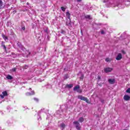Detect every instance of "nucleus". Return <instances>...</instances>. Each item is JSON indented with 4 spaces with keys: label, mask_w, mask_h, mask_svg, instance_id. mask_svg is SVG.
Masks as SVG:
<instances>
[{
    "label": "nucleus",
    "mask_w": 130,
    "mask_h": 130,
    "mask_svg": "<svg viewBox=\"0 0 130 130\" xmlns=\"http://www.w3.org/2000/svg\"><path fill=\"white\" fill-rule=\"evenodd\" d=\"M78 99L80 100H82L83 101H85L86 103L90 104V102L88 100V99L85 96H83L82 95H78Z\"/></svg>",
    "instance_id": "obj_1"
},
{
    "label": "nucleus",
    "mask_w": 130,
    "mask_h": 130,
    "mask_svg": "<svg viewBox=\"0 0 130 130\" xmlns=\"http://www.w3.org/2000/svg\"><path fill=\"white\" fill-rule=\"evenodd\" d=\"M74 91H76L78 93H82V90L80 89V86L76 85L73 89Z\"/></svg>",
    "instance_id": "obj_2"
},
{
    "label": "nucleus",
    "mask_w": 130,
    "mask_h": 130,
    "mask_svg": "<svg viewBox=\"0 0 130 130\" xmlns=\"http://www.w3.org/2000/svg\"><path fill=\"white\" fill-rule=\"evenodd\" d=\"M113 69L111 68H106L104 69V71L105 73H110V72H112Z\"/></svg>",
    "instance_id": "obj_3"
},
{
    "label": "nucleus",
    "mask_w": 130,
    "mask_h": 130,
    "mask_svg": "<svg viewBox=\"0 0 130 130\" xmlns=\"http://www.w3.org/2000/svg\"><path fill=\"white\" fill-rule=\"evenodd\" d=\"M66 17H67V19H69V24H71V14L70 13V12H67V13H66Z\"/></svg>",
    "instance_id": "obj_4"
},
{
    "label": "nucleus",
    "mask_w": 130,
    "mask_h": 130,
    "mask_svg": "<svg viewBox=\"0 0 130 130\" xmlns=\"http://www.w3.org/2000/svg\"><path fill=\"white\" fill-rule=\"evenodd\" d=\"M8 96V92H7V91H3L2 92V94L0 95V96L2 99H4V98H5V96Z\"/></svg>",
    "instance_id": "obj_5"
},
{
    "label": "nucleus",
    "mask_w": 130,
    "mask_h": 130,
    "mask_svg": "<svg viewBox=\"0 0 130 130\" xmlns=\"http://www.w3.org/2000/svg\"><path fill=\"white\" fill-rule=\"evenodd\" d=\"M73 123L74 124H75L76 125V128H77V129H80V123L78 122V121H75L73 122Z\"/></svg>",
    "instance_id": "obj_6"
},
{
    "label": "nucleus",
    "mask_w": 130,
    "mask_h": 130,
    "mask_svg": "<svg viewBox=\"0 0 130 130\" xmlns=\"http://www.w3.org/2000/svg\"><path fill=\"white\" fill-rule=\"evenodd\" d=\"M121 58H122V55H121V53H118L116 57V60H120Z\"/></svg>",
    "instance_id": "obj_7"
},
{
    "label": "nucleus",
    "mask_w": 130,
    "mask_h": 130,
    "mask_svg": "<svg viewBox=\"0 0 130 130\" xmlns=\"http://www.w3.org/2000/svg\"><path fill=\"white\" fill-rule=\"evenodd\" d=\"M123 99L125 101H128V100L130 99V96L128 94H125L123 97Z\"/></svg>",
    "instance_id": "obj_8"
},
{
    "label": "nucleus",
    "mask_w": 130,
    "mask_h": 130,
    "mask_svg": "<svg viewBox=\"0 0 130 130\" xmlns=\"http://www.w3.org/2000/svg\"><path fill=\"white\" fill-rule=\"evenodd\" d=\"M108 82L110 84H114V83H115V80L114 79H110L108 80Z\"/></svg>",
    "instance_id": "obj_9"
},
{
    "label": "nucleus",
    "mask_w": 130,
    "mask_h": 130,
    "mask_svg": "<svg viewBox=\"0 0 130 130\" xmlns=\"http://www.w3.org/2000/svg\"><path fill=\"white\" fill-rule=\"evenodd\" d=\"M73 85L71 84H67L65 86V88H68V89H71V88H73Z\"/></svg>",
    "instance_id": "obj_10"
},
{
    "label": "nucleus",
    "mask_w": 130,
    "mask_h": 130,
    "mask_svg": "<svg viewBox=\"0 0 130 130\" xmlns=\"http://www.w3.org/2000/svg\"><path fill=\"white\" fill-rule=\"evenodd\" d=\"M35 93H34V91H32L31 92V93L29 92H27L26 93V96H30V95H34Z\"/></svg>",
    "instance_id": "obj_11"
},
{
    "label": "nucleus",
    "mask_w": 130,
    "mask_h": 130,
    "mask_svg": "<svg viewBox=\"0 0 130 130\" xmlns=\"http://www.w3.org/2000/svg\"><path fill=\"white\" fill-rule=\"evenodd\" d=\"M6 78L8 79V80H13V77L10 75H8Z\"/></svg>",
    "instance_id": "obj_12"
},
{
    "label": "nucleus",
    "mask_w": 130,
    "mask_h": 130,
    "mask_svg": "<svg viewBox=\"0 0 130 130\" xmlns=\"http://www.w3.org/2000/svg\"><path fill=\"white\" fill-rule=\"evenodd\" d=\"M111 60H112V59H111V58H106V61H107V62H110Z\"/></svg>",
    "instance_id": "obj_13"
},
{
    "label": "nucleus",
    "mask_w": 130,
    "mask_h": 130,
    "mask_svg": "<svg viewBox=\"0 0 130 130\" xmlns=\"http://www.w3.org/2000/svg\"><path fill=\"white\" fill-rule=\"evenodd\" d=\"M3 6H4V3H3V1H2V0H0V10L1 9H2Z\"/></svg>",
    "instance_id": "obj_14"
},
{
    "label": "nucleus",
    "mask_w": 130,
    "mask_h": 130,
    "mask_svg": "<svg viewBox=\"0 0 130 130\" xmlns=\"http://www.w3.org/2000/svg\"><path fill=\"white\" fill-rule=\"evenodd\" d=\"M2 37L4 40L6 41L8 40V37L7 36H5V35H2Z\"/></svg>",
    "instance_id": "obj_15"
},
{
    "label": "nucleus",
    "mask_w": 130,
    "mask_h": 130,
    "mask_svg": "<svg viewBox=\"0 0 130 130\" xmlns=\"http://www.w3.org/2000/svg\"><path fill=\"white\" fill-rule=\"evenodd\" d=\"M79 122H83V121H84V118L83 117H80L79 119Z\"/></svg>",
    "instance_id": "obj_16"
},
{
    "label": "nucleus",
    "mask_w": 130,
    "mask_h": 130,
    "mask_svg": "<svg viewBox=\"0 0 130 130\" xmlns=\"http://www.w3.org/2000/svg\"><path fill=\"white\" fill-rule=\"evenodd\" d=\"M61 128V129H63L64 128V126H66V125H64V123H62L60 124Z\"/></svg>",
    "instance_id": "obj_17"
},
{
    "label": "nucleus",
    "mask_w": 130,
    "mask_h": 130,
    "mask_svg": "<svg viewBox=\"0 0 130 130\" xmlns=\"http://www.w3.org/2000/svg\"><path fill=\"white\" fill-rule=\"evenodd\" d=\"M85 18H86V19H91V16L90 15H86L85 16Z\"/></svg>",
    "instance_id": "obj_18"
},
{
    "label": "nucleus",
    "mask_w": 130,
    "mask_h": 130,
    "mask_svg": "<svg viewBox=\"0 0 130 130\" xmlns=\"http://www.w3.org/2000/svg\"><path fill=\"white\" fill-rule=\"evenodd\" d=\"M61 10H62L63 12H66V8L64 7H61Z\"/></svg>",
    "instance_id": "obj_19"
},
{
    "label": "nucleus",
    "mask_w": 130,
    "mask_h": 130,
    "mask_svg": "<svg viewBox=\"0 0 130 130\" xmlns=\"http://www.w3.org/2000/svg\"><path fill=\"white\" fill-rule=\"evenodd\" d=\"M126 93H130V88H128V89H127V90H126Z\"/></svg>",
    "instance_id": "obj_20"
},
{
    "label": "nucleus",
    "mask_w": 130,
    "mask_h": 130,
    "mask_svg": "<svg viewBox=\"0 0 130 130\" xmlns=\"http://www.w3.org/2000/svg\"><path fill=\"white\" fill-rule=\"evenodd\" d=\"M12 72H16L17 71V68H13L11 70Z\"/></svg>",
    "instance_id": "obj_21"
},
{
    "label": "nucleus",
    "mask_w": 130,
    "mask_h": 130,
    "mask_svg": "<svg viewBox=\"0 0 130 130\" xmlns=\"http://www.w3.org/2000/svg\"><path fill=\"white\" fill-rule=\"evenodd\" d=\"M121 52L123 54H125V51L124 50H121Z\"/></svg>",
    "instance_id": "obj_22"
},
{
    "label": "nucleus",
    "mask_w": 130,
    "mask_h": 130,
    "mask_svg": "<svg viewBox=\"0 0 130 130\" xmlns=\"http://www.w3.org/2000/svg\"><path fill=\"white\" fill-rule=\"evenodd\" d=\"M101 33V34H105V32H104V30H102Z\"/></svg>",
    "instance_id": "obj_23"
},
{
    "label": "nucleus",
    "mask_w": 130,
    "mask_h": 130,
    "mask_svg": "<svg viewBox=\"0 0 130 130\" xmlns=\"http://www.w3.org/2000/svg\"><path fill=\"white\" fill-rule=\"evenodd\" d=\"M83 77H84V75H83V74H82V75H81V78H80V79H81V80H83Z\"/></svg>",
    "instance_id": "obj_24"
},
{
    "label": "nucleus",
    "mask_w": 130,
    "mask_h": 130,
    "mask_svg": "<svg viewBox=\"0 0 130 130\" xmlns=\"http://www.w3.org/2000/svg\"><path fill=\"white\" fill-rule=\"evenodd\" d=\"M24 69H28V66L25 65L24 66Z\"/></svg>",
    "instance_id": "obj_25"
},
{
    "label": "nucleus",
    "mask_w": 130,
    "mask_h": 130,
    "mask_svg": "<svg viewBox=\"0 0 130 130\" xmlns=\"http://www.w3.org/2000/svg\"><path fill=\"white\" fill-rule=\"evenodd\" d=\"M65 108H66V109H68V108H69V106H66Z\"/></svg>",
    "instance_id": "obj_26"
},
{
    "label": "nucleus",
    "mask_w": 130,
    "mask_h": 130,
    "mask_svg": "<svg viewBox=\"0 0 130 130\" xmlns=\"http://www.w3.org/2000/svg\"><path fill=\"white\" fill-rule=\"evenodd\" d=\"M47 31H48V29H47V28H46V29H45V30H44V31H45V32H47Z\"/></svg>",
    "instance_id": "obj_27"
},
{
    "label": "nucleus",
    "mask_w": 130,
    "mask_h": 130,
    "mask_svg": "<svg viewBox=\"0 0 130 130\" xmlns=\"http://www.w3.org/2000/svg\"><path fill=\"white\" fill-rule=\"evenodd\" d=\"M34 100H35V101H38V99H36V98H35V99H34Z\"/></svg>",
    "instance_id": "obj_28"
},
{
    "label": "nucleus",
    "mask_w": 130,
    "mask_h": 130,
    "mask_svg": "<svg viewBox=\"0 0 130 130\" xmlns=\"http://www.w3.org/2000/svg\"><path fill=\"white\" fill-rule=\"evenodd\" d=\"M3 47H4V49H6V48H7L6 47V45H3Z\"/></svg>",
    "instance_id": "obj_29"
},
{
    "label": "nucleus",
    "mask_w": 130,
    "mask_h": 130,
    "mask_svg": "<svg viewBox=\"0 0 130 130\" xmlns=\"http://www.w3.org/2000/svg\"><path fill=\"white\" fill-rule=\"evenodd\" d=\"M22 30H25V27H23L22 28Z\"/></svg>",
    "instance_id": "obj_30"
},
{
    "label": "nucleus",
    "mask_w": 130,
    "mask_h": 130,
    "mask_svg": "<svg viewBox=\"0 0 130 130\" xmlns=\"http://www.w3.org/2000/svg\"><path fill=\"white\" fill-rule=\"evenodd\" d=\"M82 0H77V2H81Z\"/></svg>",
    "instance_id": "obj_31"
},
{
    "label": "nucleus",
    "mask_w": 130,
    "mask_h": 130,
    "mask_svg": "<svg viewBox=\"0 0 130 130\" xmlns=\"http://www.w3.org/2000/svg\"><path fill=\"white\" fill-rule=\"evenodd\" d=\"M24 108H25V109H26V108H27V107H24Z\"/></svg>",
    "instance_id": "obj_32"
},
{
    "label": "nucleus",
    "mask_w": 130,
    "mask_h": 130,
    "mask_svg": "<svg viewBox=\"0 0 130 130\" xmlns=\"http://www.w3.org/2000/svg\"><path fill=\"white\" fill-rule=\"evenodd\" d=\"M128 2H130V0H128Z\"/></svg>",
    "instance_id": "obj_33"
},
{
    "label": "nucleus",
    "mask_w": 130,
    "mask_h": 130,
    "mask_svg": "<svg viewBox=\"0 0 130 130\" xmlns=\"http://www.w3.org/2000/svg\"><path fill=\"white\" fill-rule=\"evenodd\" d=\"M104 3H105V1H104Z\"/></svg>",
    "instance_id": "obj_34"
}]
</instances>
